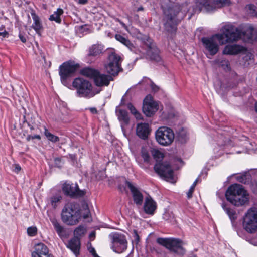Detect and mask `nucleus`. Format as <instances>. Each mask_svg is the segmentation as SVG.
Listing matches in <instances>:
<instances>
[{"label": "nucleus", "mask_w": 257, "mask_h": 257, "mask_svg": "<svg viewBox=\"0 0 257 257\" xmlns=\"http://www.w3.org/2000/svg\"><path fill=\"white\" fill-rule=\"evenodd\" d=\"M28 18H29V20H30V17L29 15H28Z\"/></svg>", "instance_id": "nucleus-62"}, {"label": "nucleus", "mask_w": 257, "mask_h": 257, "mask_svg": "<svg viewBox=\"0 0 257 257\" xmlns=\"http://www.w3.org/2000/svg\"><path fill=\"white\" fill-rule=\"evenodd\" d=\"M133 234L134 241H135L136 244H138L140 241V237L138 234L137 231L136 230H134Z\"/></svg>", "instance_id": "nucleus-47"}, {"label": "nucleus", "mask_w": 257, "mask_h": 257, "mask_svg": "<svg viewBox=\"0 0 257 257\" xmlns=\"http://www.w3.org/2000/svg\"><path fill=\"white\" fill-rule=\"evenodd\" d=\"M250 175L247 173L237 177V180L242 183L245 184L250 180Z\"/></svg>", "instance_id": "nucleus-40"}, {"label": "nucleus", "mask_w": 257, "mask_h": 257, "mask_svg": "<svg viewBox=\"0 0 257 257\" xmlns=\"http://www.w3.org/2000/svg\"><path fill=\"white\" fill-rule=\"evenodd\" d=\"M151 87H152V89H153V91H157L159 89V88L157 86H156L155 84H154L153 83H152L151 84Z\"/></svg>", "instance_id": "nucleus-54"}, {"label": "nucleus", "mask_w": 257, "mask_h": 257, "mask_svg": "<svg viewBox=\"0 0 257 257\" xmlns=\"http://www.w3.org/2000/svg\"><path fill=\"white\" fill-rule=\"evenodd\" d=\"M48 257H53V255L52 254H50L49 255H48Z\"/></svg>", "instance_id": "nucleus-61"}, {"label": "nucleus", "mask_w": 257, "mask_h": 257, "mask_svg": "<svg viewBox=\"0 0 257 257\" xmlns=\"http://www.w3.org/2000/svg\"><path fill=\"white\" fill-rule=\"evenodd\" d=\"M228 201L235 206L244 205L248 201V194L242 185L234 184L230 186L225 193Z\"/></svg>", "instance_id": "nucleus-3"}, {"label": "nucleus", "mask_w": 257, "mask_h": 257, "mask_svg": "<svg viewBox=\"0 0 257 257\" xmlns=\"http://www.w3.org/2000/svg\"><path fill=\"white\" fill-rule=\"evenodd\" d=\"M125 183L131 190L135 203L137 205H141L143 201L142 193L130 182L127 181Z\"/></svg>", "instance_id": "nucleus-20"}, {"label": "nucleus", "mask_w": 257, "mask_h": 257, "mask_svg": "<svg viewBox=\"0 0 257 257\" xmlns=\"http://www.w3.org/2000/svg\"><path fill=\"white\" fill-rule=\"evenodd\" d=\"M158 103L154 101L152 96L147 95L143 101V111L148 117L153 115L158 110Z\"/></svg>", "instance_id": "nucleus-15"}, {"label": "nucleus", "mask_w": 257, "mask_h": 257, "mask_svg": "<svg viewBox=\"0 0 257 257\" xmlns=\"http://www.w3.org/2000/svg\"><path fill=\"white\" fill-rule=\"evenodd\" d=\"M198 179H196V180L193 182L189 190L187 193V196L188 198H191L192 197V194L194 191V188L197 183Z\"/></svg>", "instance_id": "nucleus-41"}, {"label": "nucleus", "mask_w": 257, "mask_h": 257, "mask_svg": "<svg viewBox=\"0 0 257 257\" xmlns=\"http://www.w3.org/2000/svg\"><path fill=\"white\" fill-rule=\"evenodd\" d=\"M111 240V248L116 253H121L124 251L127 246L125 236L118 232H112L109 235Z\"/></svg>", "instance_id": "nucleus-11"}, {"label": "nucleus", "mask_w": 257, "mask_h": 257, "mask_svg": "<svg viewBox=\"0 0 257 257\" xmlns=\"http://www.w3.org/2000/svg\"><path fill=\"white\" fill-rule=\"evenodd\" d=\"M51 222L57 233L58 235L61 238H67L68 237V233L67 230L60 225V224L55 219L51 220Z\"/></svg>", "instance_id": "nucleus-27"}, {"label": "nucleus", "mask_w": 257, "mask_h": 257, "mask_svg": "<svg viewBox=\"0 0 257 257\" xmlns=\"http://www.w3.org/2000/svg\"><path fill=\"white\" fill-rule=\"evenodd\" d=\"M14 171L16 173H18L20 171L21 168L19 164H14Z\"/></svg>", "instance_id": "nucleus-50"}, {"label": "nucleus", "mask_w": 257, "mask_h": 257, "mask_svg": "<svg viewBox=\"0 0 257 257\" xmlns=\"http://www.w3.org/2000/svg\"><path fill=\"white\" fill-rule=\"evenodd\" d=\"M157 142L164 146L171 145L174 140L173 131L167 126H161L155 132Z\"/></svg>", "instance_id": "nucleus-10"}, {"label": "nucleus", "mask_w": 257, "mask_h": 257, "mask_svg": "<svg viewBox=\"0 0 257 257\" xmlns=\"http://www.w3.org/2000/svg\"><path fill=\"white\" fill-rule=\"evenodd\" d=\"M141 156L145 162L149 163L150 160V156L149 152L145 148H142L141 150Z\"/></svg>", "instance_id": "nucleus-39"}, {"label": "nucleus", "mask_w": 257, "mask_h": 257, "mask_svg": "<svg viewBox=\"0 0 257 257\" xmlns=\"http://www.w3.org/2000/svg\"><path fill=\"white\" fill-rule=\"evenodd\" d=\"M88 0H79V3L81 4H85L87 2Z\"/></svg>", "instance_id": "nucleus-57"}, {"label": "nucleus", "mask_w": 257, "mask_h": 257, "mask_svg": "<svg viewBox=\"0 0 257 257\" xmlns=\"http://www.w3.org/2000/svg\"><path fill=\"white\" fill-rule=\"evenodd\" d=\"M161 7L164 14L165 29L170 34H174L176 31L177 24L183 17V15L180 17L178 16L180 12V6L172 4L166 7L162 5Z\"/></svg>", "instance_id": "nucleus-2"}, {"label": "nucleus", "mask_w": 257, "mask_h": 257, "mask_svg": "<svg viewBox=\"0 0 257 257\" xmlns=\"http://www.w3.org/2000/svg\"><path fill=\"white\" fill-rule=\"evenodd\" d=\"M84 212L82 214L79 204L75 202H69L65 204L61 213L62 221L69 225H75L78 223L82 217L89 218L90 211L88 206H84Z\"/></svg>", "instance_id": "nucleus-1"}, {"label": "nucleus", "mask_w": 257, "mask_h": 257, "mask_svg": "<svg viewBox=\"0 0 257 257\" xmlns=\"http://www.w3.org/2000/svg\"><path fill=\"white\" fill-rule=\"evenodd\" d=\"M64 194L71 197H82L85 195V192L79 189L77 184L65 182L62 187Z\"/></svg>", "instance_id": "nucleus-17"}, {"label": "nucleus", "mask_w": 257, "mask_h": 257, "mask_svg": "<svg viewBox=\"0 0 257 257\" xmlns=\"http://www.w3.org/2000/svg\"><path fill=\"white\" fill-rule=\"evenodd\" d=\"M154 169L161 177L171 182L173 180V171L168 163H156L154 167Z\"/></svg>", "instance_id": "nucleus-13"}, {"label": "nucleus", "mask_w": 257, "mask_h": 257, "mask_svg": "<svg viewBox=\"0 0 257 257\" xmlns=\"http://www.w3.org/2000/svg\"><path fill=\"white\" fill-rule=\"evenodd\" d=\"M215 63L226 71L230 70V63L226 59L223 58H218L215 60Z\"/></svg>", "instance_id": "nucleus-34"}, {"label": "nucleus", "mask_w": 257, "mask_h": 257, "mask_svg": "<svg viewBox=\"0 0 257 257\" xmlns=\"http://www.w3.org/2000/svg\"><path fill=\"white\" fill-rule=\"evenodd\" d=\"M121 57L115 53H112L109 56V62L105 65L106 72L112 75H117L120 70Z\"/></svg>", "instance_id": "nucleus-14"}, {"label": "nucleus", "mask_w": 257, "mask_h": 257, "mask_svg": "<svg viewBox=\"0 0 257 257\" xmlns=\"http://www.w3.org/2000/svg\"><path fill=\"white\" fill-rule=\"evenodd\" d=\"M98 72V71L97 70L94 69L86 67L82 69L80 71V73L83 76L93 78L94 79Z\"/></svg>", "instance_id": "nucleus-31"}, {"label": "nucleus", "mask_w": 257, "mask_h": 257, "mask_svg": "<svg viewBox=\"0 0 257 257\" xmlns=\"http://www.w3.org/2000/svg\"><path fill=\"white\" fill-rule=\"evenodd\" d=\"M152 250L155 251L158 254H161L162 253V251H161V249L159 248V247H158L157 246H155L153 248Z\"/></svg>", "instance_id": "nucleus-52"}, {"label": "nucleus", "mask_w": 257, "mask_h": 257, "mask_svg": "<svg viewBox=\"0 0 257 257\" xmlns=\"http://www.w3.org/2000/svg\"><path fill=\"white\" fill-rule=\"evenodd\" d=\"M30 128V130H34V127H33V126H31Z\"/></svg>", "instance_id": "nucleus-60"}, {"label": "nucleus", "mask_w": 257, "mask_h": 257, "mask_svg": "<svg viewBox=\"0 0 257 257\" xmlns=\"http://www.w3.org/2000/svg\"><path fill=\"white\" fill-rule=\"evenodd\" d=\"M150 132V128L148 123H140L137 124L136 134L140 138L143 140L147 139Z\"/></svg>", "instance_id": "nucleus-23"}, {"label": "nucleus", "mask_w": 257, "mask_h": 257, "mask_svg": "<svg viewBox=\"0 0 257 257\" xmlns=\"http://www.w3.org/2000/svg\"><path fill=\"white\" fill-rule=\"evenodd\" d=\"M248 8L249 9V13L251 16H254L256 15V11L255 9L254 6L252 5H250L248 6Z\"/></svg>", "instance_id": "nucleus-46"}, {"label": "nucleus", "mask_w": 257, "mask_h": 257, "mask_svg": "<svg viewBox=\"0 0 257 257\" xmlns=\"http://www.w3.org/2000/svg\"><path fill=\"white\" fill-rule=\"evenodd\" d=\"M143 208L146 214L153 215L156 209L157 204L150 196H148L145 198Z\"/></svg>", "instance_id": "nucleus-24"}, {"label": "nucleus", "mask_w": 257, "mask_h": 257, "mask_svg": "<svg viewBox=\"0 0 257 257\" xmlns=\"http://www.w3.org/2000/svg\"><path fill=\"white\" fill-rule=\"evenodd\" d=\"M35 139H37L38 140L41 139V137L39 135H28L26 140L27 141H30L31 140H33Z\"/></svg>", "instance_id": "nucleus-49"}, {"label": "nucleus", "mask_w": 257, "mask_h": 257, "mask_svg": "<svg viewBox=\"0 0 257 257\" xmlns=\"http://www.w3.org/2000/svg\"><path fill=\"white\" fill-rule=\"evenodd\" d=\"M8 33L5 29V26L4 25H2L0 27V36L3 37H6L8 36Z\"/></svg>", "instance_id": "nucleus-45"}, {"label": "nucleus", "mask_w": 257, "mask_h": 257, "mask_svg": "<svg viewBox=\"0 0 257 257\" xmlns=\"http://www.w3.org/2000/svg\"><path fill=\"white\" fill-rule=\"evenodd\" d=\"M156 242L171 252L179 255H183L185 253V249L183 247V242L180 239L158 238L157 239Z\"/></svg>", "instance_id": "nucleus-8"}, {"label": "nucleus", "mask_w": 257, "mask_h": 257, "mask_svg": "<svg viewBox=\"0 0 257 257\" xmlns=\"http://www.w3.org/2000/svg\"><path fill=\"white\" fill-rule=\"evenodd\" d=\"M79 67L78 64L72 61L64 62L59 66V74L61 83L64 86H68L70 85V78L73 76Z\"/></svg>", "instance_id": "nucleus-6"}, {"label": "nucleus", "mask_w": 257, "mask_h": 257, "mask_svg": "<svg viewBox=\"0 0 257 257\" xmlns=\"http://www.w3.org/2000/svg\"><path fill=\"white\" fill-rule=\"evenodd\" d=\"M73 87L76 89L77 93L80 97L90 98L99 93L100 90H96L93 88L91 83L81 77L76 78L72 83Z\"/></svg>", "instance_id": "nucleus-4"}, {"label": "nucleus", "mask_w": 257, "mask_h": 257, "mask_svg": "<svg viewBox=\"0 0 257 257\" xmlns=\"http://www.w3.org/2000/svg\"><path fill=\"white\" fill-rule=\"evenodd\" d=\"M19 37L22 42L25 43L26 42V38L23 35L20 33Z\"/></svg>", "instance_id": "nucleus-53"}, {"label": "nucleus", "mask_w": 257, "mask_h": 257, "mask_svg": "<svg viewBox=\"0 0 257 257\" xmlns=\"http://www.w3.org/2000/svg\"><path fill=\"white\" fill-rule=\"evenodd\" d=\"M127 108L130 110L131 113L133 115H135L137 112H138L137 109L135 108V107L131 104L128 103L127 104Z\"/></svg>", "instance_id": "nucleus-48"}, {"label": "nucleus", "mask_w": 257, "mask_h": 257, "mask_svg": "<svg viewBox=\"0 0 257 257\" xmlns=\"http://www.w3.org/2000/svg\"><path fill=\"white\" fill-rule=\"evenodd\" d=\"M112 80L111 76L100 74L99 72L94 79L95 84L98 86H108Z\"/></svg>", "instance_id": "nucleus-25"}, {"label": "nucleus", "mask_w": 257, "mask_h": 257, "mask_svg": "<svg viewBox=\"0 0 257 257\" xmlns=\"http://www.w3.org/2000/svg\"><path fill=\"white\" fill-rule=\"evenodd\" d=\"M122 25L125 27L126 31L131 34H134L138 33V30L134 28L133 27L131 28L130 29H128L127 28V27L125 26V25L121 23Z\"/></svg>", "instance_id": "nucleus-43"}, {"label": "nucleus", "mask_w": 257, "mask_h": 257, "mask_svg": "<svg viewBox=\"0 0 257 257\" xmlns=\"http://www.w3.org/2000/svg\"><path fill=\"white\" fill-rule=\"evenodd\" d=\"M63 13V10L61 8H58L56 11L51 15L49 17V20L50 21H54L58 23H61V19L60 16Z\"/></svg>", "instance_id": "nucleus-32"}, {"label": "nucleus", "mask_w": 257, "mask_h": 257, "mask_svg": "<svg viewBox=\"0 0 257 257\" xmlns=\"http://www.w3.org/2000/svg\"><path fill=\"white\" fill-rule=\"evenodd\" d=\"M245 48L241 45L237 44L227 45L224 48L222 53L225 55H236L244 51Z\"/></svg>", "instance_id": "nucleus-22"}, {"label": "nucleus", "mask_w": 257, "mask_h": 257, "mask_svg": "<svg viewBox=\"0 0 257 257\" xmlns=\"http://www.w3.org/2000/svg\"><path fill=\"white\" fill-rule=\"evenodd\" d=\"M230 0H197L196 11L199 12L203 9L207 12H212L217 9L228 6L231 4Z\"/></svg>", "instance_id": "nucleus-7"}, {"label": "nucleus", "mask_w": 257, "mask_h": 257, "mask_svg": "<svg viewBox=\"0 0 257 257\" xmlns=\"http://www.w3.org/2000/svg\"><path fill=\"white\" fill-rule=\"evenodd\" d=\"M241 28V39L246 42L251 43L257 39V30L250 25H247Z\"/></svg>", "instance_id": "nucleus-18"}, {"label": "nucleus", "mask_w": 257, "mask_h": 257, "mask_svg": "<svg viewBox=\"0 0 257 257\" xmlns=\"http://www.w3.org/2000/svg\"><path fill=\"white\" fill-rule=\"evenodd\" d=\"M89 251L94 255V256L97 255L95 249L94 248H91V249H90Z\"/></svg>", "instance_id": "nucleus-56"}, {"label": "nucleus", "mask_w": 257, "mask_h": 257, "mask_svg": "<svg viewBox=\"0 0 257 257\" xmlns=\"http://www.w3.org/2000/svg\"><path fill=\"white\" fill-rule=\"evenodd\" d=\"M30 14L33 22L31 27L35 30L38 35L40 36L43 30V27L41 20L39 16L36 13L34 9H30Z\"/></svg>", "instance_id": "nucleus-19"}, {"label": "nucleus", "mask_w": 257, "mask_h": 257, "mask_svg": "<svg viewBox=\"0 0 257 257\" xmlns=\"http://www.w3.org/2000/svg\"><path fill=\"white\" fill-rule=\"evenodd\" d=\"M145 45L147 46V55L151 60L159 63L162 62V58L160 55V51L156 45L153 43L152 40L150 38L146 39Z\"/></svg>", "instance_id": "nucleus-16"}, {"label": "nucleus", "mask_w": 257, "mask_h": 257, "mask_svg": "<svg viewBox=\"0 0 257 257\" xmlns=\"http://www.w3.org/2000/svg\"><path fill=\"white\" fill-rule=\"evenodd\" d=\"M44 134L48 140L53 143H56L59 141V138L58 136L51 134L46 127H45Z\"/></svg>", "instance_id": "nucleus-37"}, {"label": "nucleus", "mask_w": 257, "mask_h": 257, "mask_svg": "<svg viewBox=\"0 0 257 257\" xmlns=\"http://www.w3.org/2000/svg\"><path fill=\"white\" fill-rule=\"evenodd\" d=\"M254 108H255V112L257 113V102L255 103Z\"/></svg>", "instance_id": "nucleus-59"}, {"label": "nucleus", "mask_w": 257, "mask_h": 257, "mask_svg": "<svg viewBox=\"0 0 257 257\" xmlns=\"http://www.w3.org/2000/svg\"><path fill=\"white\" fill-rule=\"evenodd\" d=\"M62 199V196L59 194H56L50 197V202L51 206L54 208H56Z\"/></svg>", "instance_id": "nucleus-36"}, {"label": "nucleus", "mask_w": 257, "mask_h": 257, "mask_svg": "<svg viewBox=\"0 0 257 257\" xmlns=\"http://www.w3.org/2000/svg\"><path fill=\"white\" fill-rule=\"evenodd\" d=\"M49 249L46 245L42 243L36 244L34 246V250L31 253L32 257H48L49 255Z\"/></svg>", "instance_id": "nucleus-21"}, {"label": "nucleus", "mask_w": 257, "mask_h": 257, "mask_svg": "<svg viewBox=\"0 0 257 257\" xmlns=\"http://www.w3.org/2000/svg\"><path fill=\"white\" fill-rule=\"evenodd\" d=\"M221 36L216 34L211 37H205L201 39V42L205 51L211 56L215 55L218 51L219 43L221 45Z\"/></svg>", "instance_id": "nucleus-9"}, {"label": "nucleus", "mask_w": 257, "mask_h": 257, "mask_svg": "<svg viewBox=\"0 0 257 257\" xmlns=\"http://www.w3.org/2000/svg\"><path fill=\"white\" fill-rule=\"evenodd\" d=\"M66 245L76 256L79 254L80 249V241L79 238L76 237L72 238L68 241Z\"/></svg>", "instance_id": "nucleus-26"}, {"label": "nucleus", "mask_w": 257, "mask_h": 257, "mask_svg": "<svg viewBox=\"0 0 257 257\" xmlns=\"http://www.w3.org/2000/svg\"><path fill=\"white\" fill-rule=\"evenodd\" d=\"M222 207L229 217L230 220L233 221L236 219L237 215L235 211L232 209L228 207L225 204L222 203L221 205Z\"/></svg>", "instance_id": "nucleus-33"}, {"label": "nucleus", "mask_w": 257, "mask_h": 257, "mask_svg": "<svg viewBox=\"0 0 257 257\" xmlns=\"http://www.w3.org/2000/svg\"><path fill=\"white\" fill-rule=\"evenodd\" d=\"M134 116L136 117L137 119H142V115L141 113L139 112H137L135 115Z\"/></svg>", "instance_id": "nucleus-55"}, {"label": "nucleus", "mask_w": 257, "mask_h": 257, "mask_svg": "<svg viewBox=\"0 0 257 257\" xmlns=\"http://www.w3.org/2000/svg\"><path fill=\"white\" fill-rule=\"evenodd\" d=\"M54 164L56 167L61 168L63 165V162L62 161L61 159L57 158L54 160Z\"/></svg>", "instance_id": "nucleus-44"}, {"label": "nucleus", "mask_w": 257, "mask_h": 257, "mask_svg": "<svg viewBox=\"0 0 257 257\" xmlns=\"http://www.w3.org/2000/svg\"><path fill=\"white\" fill-rule=\"evenodd\" d=\"M221 33H218L221 36V45L228 43L236 42L241 39V28H237L231 24H227L221 28Z\"/></svg>", "instance_id": "nucleus-5"}, {"label": "nucleus", "mask_w": 257, "mask_h": 257, "mask_svg": "<svg viewBox=\"0 0 257 257\" xmlns=\"http://www.w3.org/2000/svg\"><path fill=\"white\" fill-rule=\"evenodd\" d=\"M27 233L30 236H34L37 233V228L35 226H31L28 228Z\"/></svg>", "instance_id": "nucleus-42"}, {"label": "nucleus", "mask_w": 257, "mask_h": 257, "mask_svg": "<svg viewBox=\"0 0 257 257\" xmlns=\"http://www.w3.org/2000/svg\"><path fill=\"white\" fill-rule=\"evenodd\" d=\"M116 113L120 121L123 122L125 124H127L128 123L129 117L128 113L125 110L116 109Z\"/></svg>", "instance_id": "nucleus-29"}, {"label": "nucleus", "mask_w": 257, "mask_h": 257, "mask_svg": "<svg viewBox=\"0 0 257 257\" xmlns=\"http://www.w3.org/2000/svg\"><path fill=\"white\" fill-rule=\"evenodd\" d=\"M115 38L117 41L120 42L121 43L127 47L131 51H134L136 53L135 51V46L128 38L119 34H115Z\"/></svg>", "instance_id": "nucleus-28"}, {"label": "nucleus", "mask_w": 257, "mask_h": 257, "mask_svg": "<svg viewBox=\"0 0 257 257\" xmlns=\"http://www.w3.org/2000/svg\"><path fill=\"white\" fill-rule=\"evenodd\" d=\"M86 232V227L83 225H79L74 231V237L79 238V237L84 235Z\"/></svg>", "instance_id": "nucleus-35"}, {"label": "nucleus", "mask_w": 257, "mask_h": 257, "mask_svg": "<svg viewBox=\"0 0 257 257\" xmlns=\"http://www.w3.org/2000/svg\"><path fill=\"white\" fill-rule=\"evenodd\" d=\"M87 109L89 110V111H90V112L92 114H94L98 113V111L95 107H90V108H88Z\"/></svg>", "instance_id": "nucleus-51"}, {"label": "nucleus", "mask_w": 257, "mask_h": 257, "mask_svg": "<svg viewBox=\"0 0 257 257\" xmlns=\"http://www.w3.org/2000/svg\"><path fill=\"white\" fill-rule=\"evenodd\" d=\"M143 10H144L143 7L142 6H140L137 9V11L138 12L140 11H143Z\"/></svg>", "instance_id": "nucleus-58"}, {"label": "nucleus", "mask_w": 257, "mask_h": 257, "mask_svg": "<svg viewBox=\"0 0 257 257\" xmlns=\"http://www.w3.org/2000/svg\"><path fill=\"white\" fill-rule=\"evenodd\" d=\"M151 153L154 158L156 159L157 163L160 162V161L164 157L163 154L157 149H152Z\"/></svg>", "instance_id": "nucleus-38"}, {"label": "nucleus", "mask_w": 257, "mask_h": 257, "mask_svg": "<svg viewBox=\"0 0 257 257\" xmlns=\"http://www.w3.org/2000/svg\"><path fill=\"white\" fill-rule=\"evenodd\" d=\"M103 46L98 44L92 45L89 50V56H97L102 53Z\"/></svg>", "instance_id": "nucleus-30"}, {"label": "nucleus", "mask_w": 257, "mask_h": 257, "mask_svg": "<svg viewBox=\"0 0 257 257\" xmlns=\"http://www.w3.org/2000/svg\"><path fill=\"white\" fill-rule=\"evenodd\" d=\"M243 226L248 232L252 233L257 230V210L250 209L244 218Z\"/></svg>", "instance_id": "nucleus-12"}]
</instances>
